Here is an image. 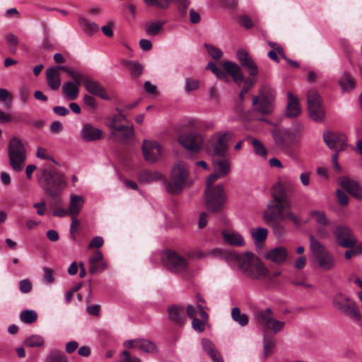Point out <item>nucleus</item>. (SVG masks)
Wrapping results in <instances>:
<instances>
[{
	"label": "nucleus",
	"mask_w": 362,
	"mask_h": 362,
	"mask_svg": "<svg viewBox=\"0 0 362 362\" xmlns=\"http://www.w3.org/2000/svg\"><path fill=\"white\" fill-rule=\"evenodd\" d=\"M37 313L33 310L22 311L20 314L21 320L27 324H31L36 321Z\"/></svg>",
	"instance_id": "09e8293b"
},
{
	"label": "nucleus",
	"mask_w": 362,
	"mask_h": 362,
	"mask_svg": "<svg viewBox=\"0 0 362 362\" xmlns=\"http://www.w3.org/2000/svg\"><path fill=\"white\" fill-rule=\"evenodd\" d=\"M32 287H33L32 283L28 279L21 280L19 282V288H20V291L21 293H27L30 292L32 289Z\"/></svg>",
	"instance_id": "13d9d810"
},
{
	"label": "nucleus",
	"mask_w": 362,
	"mask_h": 362,
	"mask_svg": "<svg viewBox=\"0 0 362 362\" xmlns=\"http://www.w3.org/2000/svg\"><path fill=\"white\" fill-rule=\"evenodd\" d=\"M223 69H225L223 67ZM206 69L211 70L218 78L222 79L225 81L226 83L230 81V78L228 77L229 74L226 71V69H222L216 66L214 62H209L207 64Z\"/></svg>",
	"instance_id": "ea45409f"
},
{
	"label": "nucleus",
	"mask_w": 362,
	"mask_h": 362,
	"mask_svg": "<svg viewBox=\"0 0 362 362\" xmlns=\"http://www.w3.org/2000/svg\"><path fill=\"white\" fill-rule=\"evenodd\" d=\"M255 318L259 325L274 334L283 331L286 326L285 321L277 320L274 317V312L270 308L258 311Z\"/></svg>",
	"instance_id": "9b49d317"
},
{
	"label": "nucleus",
	"mask_w": 362,
	"mask_h": 362,
	"mask_svg": "<svg viewBox=\"0 0 362 362\" xmlns=\"http://www.w3.org/2000/svg\"><path fill=\"white\" fill-rule=\"evenodd\" d=\"M232 319L238 323L240 326L244 327L248 324V317L246 314L242 313L238 307H234L231 310Z\"/></svg>",
	"instance_id": "c03bdc74"
},
{
	"label": "nucleus",
	"mask_w": 362,
	"mask_h": 362,
	"mask_svg": "<svg viewBox=\"0 0 362 362\" xmlns=\"http://www.w3.org/2000/svg\"><path fill=\"white\" fill-rule=\"evenodd\" d=\"M204 46H205L209 54L213 59L218 60L222 57V54H223L222 52L217 47H216L211 45H209V44H205Z\"/></svg>",
	"instance_id": "864d4df0"
},
{
	"label": "nucleus",
	"mask_w": 362,
	"mask_h": 362,
	"mask_svg": "<svg viewBox=\"0 0 362 362\" xmlns=\"http://www.w3.org/2000/svg\"><path fill=\"white\" fill-rule=\"evenodd\" d=\"M160 178L161 175L157 171L143 170L139 173V180L142 183H149L159 180Z\"/></svg>",
	"instance_id": "58836bf2"
},
{
	"label": "nucleus",
	"mask_w": 362,
	"mask_h": 362,
	"mask_svg": "<svg viewBox=\"0 0 362 362\" xmlns=\"http://www.w3.org/2000/svg\"><path fill=\"white\" fill-rule=\"evenodd\" d=\"M127 348L135 349L141 352L154 353L156 351V346L149 340L136 339L127 340L124 344Z\"/></svg>",
	"instance_id": "b1692460"
},
{
	"label": "nucleus",
	"mask_w": 362,
	"mask_h": 362,
	"mask_svg": "<svg viewBox=\"0 0 362 362\" xmlns=\"http://www.w3.org/2000/svg\"><path fill=\"white\" fill-rule=\"evenodd\" d=\"M178 141L184 148L194 153L199 152L204 144L203 136L194 131H190L181 134Z\"/></svg>",
	"instance_id": "dca6fc26"
},
{
	"label": "nucleus",
	"mask_w": 362,
	"mask_h": 362,
	"mask_svg": "<svg viewBox=\"0 0 362 362\" xmlns=\"http://www.w3.org/2000/svg\"><path fill=\"white\" fill-rule=\"evenodd\" d=\"M251 144L254 148L255 153L260 156L265 157L267 154V151L263 144L257 139H252Z\"/></svg>",
	"instance_id": "8fccbe9b"
},
{
	"label": "nucleus",
	"mask_w": 362,
	"mask_h": 362,
	"mask_svg": "<svg viewBox=\"0 0 362 362\" xmlns=\"http://www.w3.org/2000/svg\"><path fill=\"white\" fill-rule=\"evenodd\" d=\"M240 269L247 277L252 279H262L264 278L268 270L260 259L252 252L235 256Z\"/></svg>",
	"instance_id": "20e7f679"
},
{
	"label": "nucleus",
	"mask_w": 362,
	"mask_h": 362,
	"mask_svg": "<svg viewBox=\"0 0 362 362\" xmlns=\"http://www.w3.org/2000/svg\"><path fill=\"white\" fill-rule=\"evenodd\" d=\"M333 305L350 317L355 320L359 319L360 313L356 303L346 296L337 294L333 299Z\"/></svg>",
	"instance_id": "f3484780"
},
{
	"label": "nucleus",
	"mask_w": 362,
	"mask_h": 362,
	"mask_svg": "<svg viewBox=\"0 0 362 362\" xmlns=\"http://www.w3.org/2000/svg\"><path fill=\"white\" fill-rule=\"evenodd\" d=\"M206 204L209 210L218 212L222 210L227 202V194L223 185H215L206 188Z\"/></svg>",
	"instance_id": "9d476101"
},
{
	"label": "nucleus",
	"mask_w": 362,
	"mask_h": 362,
	"mask_svg": "<svg viewBox=\"0 0 362 362\" xmlns=\"http://www.w3.org/2000/svg\"><path fill=\"white\" fill-rule=\"evenodd\" d=\"M124 65L129 69L132 78H137L140 76L143 72V66L139 63L132 61H125Z\"/></svg>",
	"instance_id": "49530a36"
},
{
	"label": "nucleus",
	"mask_w": 362,
	"mask_h": 362,
	"mask_svg": "<svg viewBox=\"0 0 362 362\" xmlns=\"http://www.w3.org/2000/svg\"><path fill=\"white\" fill-rule=\"evenodd\" d=\"M250 234L255 246L261 247L262 243L264 242L267 237L268 230L266 228H251Z\"/></svg>",
	"instance_id": "f704fd0d"
},
{
	"label": "nucleus",
	"mask_w": 362,
	"mask_h": 362,
	"mask_svg": "<svg viewBox=\"0 0 362 362\" xmlns=\"http://www.w3.org/2000/svg\"><path fill=\"white\" fill-rule=\"evenodd\" d=\"M33 207L36 209L38 215L42 216L47 211L46 202L45 199H42L40 202L35 203Z\"/></svg>",
	"instance_id": "680f3d73"
},
{
	"label": "nucleus",
	"mask_w": 362,
	"mask_h": 362,
	"mask_svg": "<svg viewBox=\"0 0 362 362\" xmlns=\"http://www.w3.org/2000/svg\"><path fill=\"white\" fill-rule=\"evenodd\" d=\"M199 87V81L196 79L191 78H186L185 81V90L187 92L197 89Z\"/></svg>",
	"instance_id": "052dcab7"
},
{
	"label": "nucleus",
	"mask_w": 362,
	"mask_h": 362,
	"mask_svg": "<svg viewBox=\"0 0 362 362\" xmlns=\"http://www.w3.org/2000/svg\"><path fill=\"white\" fill-rule=\"evenodd\" d=\"M339 83L344 90H350L354 88L355 81L347 72H345L340 78Z\"/></svg>",
	"instance_id": "de8ad7c7"
},
{
	"label": "nucleus",
	"mask_w": 362,
	"mask_h": 362,
	"mask_svg": "<svg viewBox=\"0 0 362 362\" xmlns=\"http://www.w3.org/2000/svg\"><path fill=\"white\" fill-rule=\"evenodd\" d=\"M202 346L208 353L214 362H224L219 351L216 349L214 344L209 339L202 340Z\"/></svg>",
	"instance_id": "c756f323"
},
{
	"label": "nucleus",
	"mask_w": 362,
	"mask_h": 362,
	"mask_svg": "<svg viewBox=\"0 0 362 362\" xmlns=\"http://www.w3.org/2000/svg\"><path fill=\"white\" fill-rule=\"evenodd\" d=\"M222 235L225 242L229 245L235 246H243L244 240L243 237L237 232L230 230H224Z\"/></svg>",
	"instance_id": "2f4dec72"
},
{
	"label": "nucleus",
	"mask_w": 362,
	"mask_h": 362,
	"mask_svg": "<svg viewBox=\"0 0 362 362\" xmlns=\"http://www.w3.org/2000/svg\"><path fill=\"white\" fill-rule=\"evenodd\" d=\"M197 308L200 319L194 318V320H192V325L195 331L198 332H202L205 329V326L208 322L209 315L204 310L202 306H198Z\"/></svg>",
	"instance_id": "7c9ffc66"
},
{
	"label": "nucleus",
	"mask_w": 362,
	"mask_h": 362,
	"mask_svg": "<svg viewBox=\"0 0 362 362\" xmlns=\"http://www.w3.org/2000/svg\"><path fill=\"white\" fill-rule=\"evenodd\" d=\"M165 24V21H148L145 24V31L150 36H156L162 31Z\"/></svg>",
	"instance_id": "4c0bfd02"
},
{
	"label": "nucleus",
	"mask_w": 362,
	"mask_h": 362,
	"mask_svg": "<svg viewBox=\"0 0 362 362\" xmlns=\"http://www.w3.org/2000/svg\"><path fill=\"white\" fill-rule=\"evenodd\" d=\"M83 101H84V103L87 106H88L92 110H95L98 106L96 99L89 95H84Z\"/></svg>",
	"instance_id": "0e129e2a"
},
{
	"label": "nucleus",
	"mask_w": 362,
	"mask_h": 362,
	"mask_svg": "<svg viewBox=\"0 0 362 362\" xmlns=\"http://www.w3.org/2000/svg\"><path fill=\"white\" fill-rule=\"evenodd\" d=\"M293 188L292 183L285 182L279 184L273 192L274 202L269 204L264 213V218L267 223H279L284 219L291 220L294 224H300L299 218L289 211V202L287 197L288 191Z\"/></svg>",
	"instance_id": "f257e3e1"
},
{
	"label": "nucleus",
	"mask_w": 362,
	"mask_h": 362,
	"mask_svg": "<svg viewBox=\"0 0 362 362\" xmlns=\"http://www.w3.org/2000/svg\"><path fill=\"white\" fill-rule=\"evenodd\" d=\"M46 78L48 86L53 90H57L60 87L61 80L59 74L56 68H49L46 71Z\"/></svg>",
	"instance_id": "473e14b6"
},
{
	"label": "nucleus",
	"mask_w": 362,
	"mask_h": 362,
	"mask_svg": "<svg viewBox=\"0 0 362 362\" xmlns=\"http://www.w3.org/2000/svg\"><path fill=\"white\" fill-rule=\"evenodd\" d=\"M45 344V339L42 336L33 334L27 337L24 341V345L29 347H42Z\"/></svg>",
	"instance_id": "a18cd8bd"
},
{
	"label": "nucleus",
	"mask_w": 362,
	"mask_h": 362,
	"mask_svg": "<svg viewBox=\"0 0 362 362\" xmlns=\"http://www.w3.org/2000/svg\"><path fill=\"white\" fill-rule=\"evenodd\" d=\"M142 152L145 160L151 163L157 162L163 156V147L156 141H144Z\"/></svg>",
	"instance_id": "a211bd4d"
},
{
	"label": "nucleus",
	"mask_w": 362,
	"mask_h": 362,
	"mask_svg": "<svg viewBox=\"0 0 362 362\" xmlns=\"http://www.w3.org/2000/svg\"><path fill=\"white\" fill-rule=\"evenodd\" d=\"M80 25L83 27V30L88 35H92L99 30V26L93 22H90L88 19L80 17L78 18Z\"/></svg>",
	"instance_id": "37998d69"
},
{
	"label": "nucleus",
	"mask_w": 362,
	"mask_h": 362,
	"mask_svg": "<svg viewBox=\"0 0 362 362\" xmlns=\"http://www.w3.org/2000/svg\"><path fill=\"white\" fill-rule=\"evenodd\" d=\"M234 138L231 132L218 133L211 139L213 155L218 157H225L229 147V143Z\"/></svg>",
	"instance_id": "2eb2a0df"
},
{
	"label": "nucleus",
	"mask_w": 362,
	"mask_h": 362,
	"mask_svg": "<svg viewBox=\"0 0 362 362\" xmlns=\"http://www.w3.org/2000/svg\"><path fill=\"white\" fill-rule=\"evenodd\" d=\"M150 6H156L160 8L166 9L169 7L170 3L176 4L177 11L182 18L187 15V10L189 5V0H144Z\"/></svg>",
	"instance_id": "6ab92c4d"
},
{
	"label": "nucleus",
	"mask_w": 362,
	"mask_h": 362,
	"mask_svg": "<svg viewBox=\"0 0 362 362\" xmlns=\"http://www.w3.org/2000/svg\"><path fill=\"white\" fill-rule=\"evenodd\" d=\"M276 347V342L272 336H265L263 338V356L267 358L269 356Z\"/></svg>",
	"instance_id": "a19ab883"
},
{
	"label": "nucleus",
	"mask_w": 362,
	"mask_h": 362,
	"mask_svg": "<svg viewBox=\"0 0 362 362\" xmlns=\"http://www.w3.org/2000/svg\"><path fill=\"white\" fill-rule=\"evenodd\" d=\"M214 170L222 177H226L230 172L229 160L225 157H219L214 160Z\"/></svg>",
	"instance_id": "72a5a7b5"
},
{
	"label": "nucleus",
	"mask_w": 362,
	"mask_h": 362,
	"mask_svg": "<svg viewBox=\"0 0 362 362\" xmlns=\"http://www.w3.org/2000/svg\"><path fill=\"white\" fill-rule=\"evenodd\" d=\"M226 71L233 77V81L238 84L241 85L244 83L242 88V95H245L255 85L256 80L254 77L245 78L241 68L235 62H225L223 64Z\"/></svg>",
	"instance_id": "f8f14e48"
},
{
	"label": "nucleus",
	"mask_w": 362,
	"mask_h": 362,
	"mask_svg": "<svg viewBox=\"0 0 362 362\" xmlns=\"http://www.w3.org/2000/svg\"><path fill=\"white\" fill-rule=\"evenodd\" d=\"M198 306H201L199 304H197L196 305H188L186 308V312L188 315V317L192 320L194 318H197L196 316L199 315V310H198Z\"/></svg>",
	"instance_id": "e2e57ef3"
},
{
	"label": "nucleus",
	"mask_w": 362,
	"mask_h": 362,
	"mask_svg": "<svg viewBox=\"0 0 362 362\" xmlns=\"http://www.w3.org/2000/svg\"><path fill=\"white\" fill-rule=\"evenodd\" d=\"M312 218L322 226H326L329 224V221L322 211H315L311 213Z\"/></svg>",
	"instance_id": "3c124183"
},
{
	"label": "nucleus",
	"mask_w": 362,
	"mask_h": 362,
	"mask_svg": "<svg viewBox=\"0 0 362 362\" xmlns=\"http://www.w3.org/2000/svg\"><path fill=\"white\" fill-rule=\"evenodd\" d=\"M119 362H141L138 358L132 357L130 354L124 351L120 354V360Z\"/></svg>",
	"instance_id": "69168bd1"
},
{
	"label": "nucleus",
	"mask_w": 362,
	"mask_h": 362,
	"mask_svg": "<svg viewBox=\"0 0 362 362\" xmlns=\"http://www.w3.org/2000/svg\"><path fill=\"white\" fill-rule=\"evenodd\" d=\"M89 271L91 274L97 273L107 268V264L103 261V253L99 251H95L89 258Z\"/></svg>",
	"instance_id": "bb28decb"
},
{
	"label": "nucleus",
	"mask_w": 362,
	"mask_h": 362,
	"mask_svg": "<svg viewBox=\"0 0 362 362\" xmlns=\"http://www.w3.org/2000/svg\"><path fill=\"white\" fill-rule=\"evenodd\" d=\"M264 258L276 265L285 264L288 259V251L283 246H277L269 250Z\"/></svg>",
	"instance_id": "412c9836"
},
{
	"label": "nucleus",
	"mask_w": 362,
	"mask_h": 362,
	"mask_svg": "<svg viewBox=\"0 0 362 362\" xmlns=\"http://www.w3.org/2000/svg\"><path fill=\"white\" fill-rule=\"evenodd\" d=\"M46 362H66V358L61 352L51 351L46 358Z\"/></svg>",
	"instance_id": "603ef678"
},
{
	"label": "nucleus",
	"mask_w": 362,
	"mask_h": 362,
	"mask_svg": "<svg viewBox=\"0 0 362 362\" xmlns=\"http://www.w3.org/2000/svg\"><path fill=\"white\" fill-rule=\"evenodd\" d=\"M116 111L117 113L107 122V126L112 130L110 137L116 141L126 143L134 136V127L124 113V110L117 107Z\"/></svg>",
	"instance_id": "f03ea898"
},
{
	"label": "nucleus",
	"mask_w": 362,
	"mask_h": 362,
	"mask_svg": "<svg viewBox=\"0 0 362 362\" xmlns=\"http://www.w3.org/2000/svg\"><path fill=\"white\" fill-rule=\"evenodd\" d=\"M275 91L268 84H264L259 91V95L252 98L254 110L262 115H269L273 112Z\"/></svg>",
	"instance_id": "6e6552de"
},
{
	"label": "nucleus",
	"mask_w": 362,
	"mask_h": 362,
	"mask_svg": "<svg viewBox=\"0 0 362 362\" xmlns=\"http://www.w3.org/2000/svg\"><path fill=\"white\" fill-rule=\"evenodd\" d=\"M339 184L344 190L351 196L358 199H362V187L356 181L344 176L339 179Z\"/></svg>",
	"instance_id": "5701e85b"
},
{
	"label": "nucleus",
	"mask_w": 362,
	"mask_h": 362,
	"mask_svg": "<svg viewBox=\"0 0 362 362\" xmlns=\"http://www.w3.org/2000/svg\"><path fill=\"white\" fill-rule=\"evenodd\" d=\"M6 40L10 47V51L11 52H15L16 45L18 44L17 37L13 34H8L6 37Z\"/></svg>",
	"instance_id": "bf43d9fd"
},
{
	"label": "nucleus",
	"mask_w": 362,
	"mask_h": 362,
	"mask_svg": "<svg viewBox=\"0 0 362 362\" xmlns=\"http://www.w3.org/2000/svg\"><path fill=\"white\" fill-rule=\"evenodd\" d=\"M334 233L336 242L339 246L351 248L356 245V238L347 228H337Z\"/></svg>",
	"instance_id": "aec40b11"
},
{
	"label": "nucleus",
	"mask_w": 362,
	"mask_h": 362,
	"mask_svg": "<svg viewBox=\"0 0 362 362\" xmlns=\"http://www.w3.org/2000/svg\"><path fill=\"white\" fill-rule=\"evenodd\" d=\"M38 179L45 193L57 202L66 185L64 175L55 169L47 168L42 170Z\"/></svg>",
	"instance_id": "7ed1b4c3"
},
{
	"label": "nucleus",
	"mask_w": 362,
	"mask_h": 362,
	"mask_svg": "<svg viewBox=\"0 0 362 362\" xmlns=\"http://www.w3.org/2000/svg\"><path fill=\"white\" fill-rule=\"evenodd\" d=\"M169 319L176 324L183 323L185 318L184 310L178 306L172 305L168 309Z\"/></svg>",
	"instance_id": "c9c22d12"
},
{
	"label": "nucleus",
	"mask_w": 362,
	"mask_h": 362,
	"mask_svg": "<svg viewBox=\"0 0 362 362\" xmlns=\"http://www.w3.org/2000/svg\"><path fill=\"white\" fill-rule=\"evenodd\" d=\"M83 203V198L78 195H72L71 197L69 212L72 216L77 215L82 207Z\"/></svg>",
	"instance_id": "79ce46f5"
},
{
	"label": "nucleus",
	"mask_w": 362,
	"mask_h": 362,
	"mask_svg": "<svg viewBox=\"0 0 362 362\" xmlns=\"http://www.w3.org/2000/svg\"><path fill=\"white\" fill-rule=\"evenodd\" d=\"M346 140L345 135L341 133L327 132L324 134L325 144L335 151H341L344 148Z\"/></svg>",
	"instance_id": "4be33fe9"
},
{
	"label": "nucleus",
	"mask_w": 362,
	"mask_h": 362,
	"mask_svg": "<svg viewBox=\"0 0 362 362\" xmlns=\"http://www.w3.org/2000/svg\"><path fill=\"white\" fill-rule=\"evenodd\" d=\"M14 121L16 122L23 121V119L21 117H17L13 118L11 115L9 114L4 112L1 110H0V122L1 123H6Z\"/></svg>",
	"instance_id": "4d7b16f0"
},
{
	"label": "nucleus",
	"mask_w": 362,
	"mask_h": 362,
	"mask_svg": "<svg viewBox=\"0 0 362 362\" xmlns=\"http://www.w3.org/2000/svg\"><path fill=\"white\" fill-rule=\"evenodd\" d=\"M300 113L301 109L298 98L291 92H288L286 116L288 117H296Z\"/></svg>",
	"instance_id": "c85d7f7f"
},
{
	"label": "nucleus",
	"mask_w": 362,
	"mask_h": 362,
	"mask_svg": "<svg viewBox=\"0 0 362 362\" xmlns=\"http://www.w3.org/2000/svg\"><path fill=\"white\" fill-rule=\"evenodd\" d=\"M163 266L171 273L181 274L188 272L189 264L187 259L177 252L165 250L159 253Z\"/></svg>",
	"instance_id": "0eeeda50"
},
{
	"label": "nucleus",
	"mask_w": 362,
	"mask_h": 362,
	"mask_svg": "<svg viewBox=\"0 0 362 362\" xmlns=\"http://www.w3.org/2000/svg\"><path fill=\"white\" fill-rule=\"evenodd\" d=\"M12 100V95L6 89L0 88V102L5 103L6 106L9 107Z\"/></svg>",
	"instance_id": "5fc2aeb1"
},
{
	"label": "nucleus",
	"mask_w": 362,
	"mask_h": 362,
	"mask_svg": "<svg viewBox=\"0 0 362 362\" xmlns=\"http://www.w3.org/2000/svg\"><path fill=\"white\" fill-rule=\"evenodd\" d=\"M272 134L277 148L286 153H290L292 147L297 143L295 133L289 129L276 128Z\"/></svg>",
	"instance_id": "ddd939ff"
},
{
	"label": "nucleus",
	"mask_w": 362,
	"mask_h": 362,
	"mask_svg": "<svg viewBox=\"0 0 362 362\" xmlns=\"http://www.w3.org/2000/svg\"><path fill=\"white\" fill-rule=\"evenodd\" d=\"M309 238L312 254L318 267L325 271L334 269L336 261L332 254L313 235H310Z\"/></svg>",
	"instance_id": "423d86ee"
},
{
	"label": "nucleus",
	"mask_w": 362,
	"mask_h": 362,
	"mask_svg": "<svg viewBox=\"0 0 362 362\" xmlns=\"http://www.w3.org/2000/svg\"><path fill=\"white\" fill-rule=\"evenodd\" d=\"M8 158L9 165L15 172L23 170L26 160V150L18 136H12L8 141Z\"/></svg>",
	"instance_id": "39448f33"
},
{
	"label": "nucleus",
	"mask_w": 362,
	"mask_h": 362,
	"mask_svg": "<svg viewBox=\"0 0 362 362\" xmlns=\"http://www.w3.org/2000/svg\"><path fill=\"white\" fill-rule=\"evenodd\" d=\"M83 86L90 93L99 96L105 100L110 99L105 89L98 82L90 78H86L83 81Z\"/></svg>",
	"instance_id": "cd10ccee"
},
{
	"label": "nucleus",
	"mask_w": 362,
	"mask_h": 362,
	"mask_svg": "<svg viewBox=\"0 0 362 362\" xmlns=\"http://www.w3.org/2000/svg\"><path fill=\"white\" fill-rule=\"evenodd\" d=\"M339 203L342 206H346L349 203L348 196L341 190L337 189L336 192Z\"/></svg>",
	"instance_id": "338daca9"
},
{
	"label": "nucleus",
	"mask_w": 362,
	"mask_h": 362,
	"mask_svg": "<svg viewBox=\"0 0 362 362\" xmlns=\"http://www.w3.org/2000/svg\"><path fill=\"white\" fill-rule=\"evenodd\" d=\"M240 23L247 29H250L253 26V23L251 18L246 15L240 16L239 18Z\"/></svg>",
	"instance_id": "774afa93"
},
{
	"label": "nucleus",
	"mask_w": 362,
	"mask_h": 362,
	"mask_svg": "<svg viewBox=\"0 0 362 362\" xmlns=\"http://www.w3.org/2000/svg\"><path fill=\"white\" fill-rule=\"evenodd\" d=\"M188 175V169L185 163H176L172 169L169 179L165 182L167 190L172 194L180 193L186 185Z\"/></svg>",
	"instance_id": "1a4fd4ad"
},
{
	"label": "nucleus",
	"mask_w": 362,
	"mask_h": 362,
	"mask_svg": "<svg viewBox=\"0 0 362 362\" xmlns=\"http://www.w3.org/2000/svg\"><path fill=\"white\" fill-rule=\"evenodd\" d=\"M308 108L312 119L320 122L325 117V109L318 93L310 90L307 95Z\"/></svg>",
	"instance_id": "4468645a"
},
{
	"label": "nucleus",
	"mask_w": 362,
	"mask_h": 362,
	"mask_svg": "<svg viewBox=\"0 0 362 362\" xmlns=\"http://www.w3.org/2000/svg\"><path fill=\"white\" fill-rule=\"evenodd\" d=\"M79 87L73 82L65 83L62 86V93L68 100H74L79 93Z\"/></svg>",
	"instance_id": "e433bc0d"
},
{
	"label": "nucleus",
	"mask_w": 362,
	"mask_h": 362,
	"mask_svg": "<svg viewBox=\"0 0 362 362\" xmlns=\"http://www.w3.org/2000/svg\"><path fill=\"white\" fill-rule=\"evenodd\" d=\"M74 81V84L78 87L83 83V81L87 78H85L83 75L75 71L74 69H71L68 74Z\"/></svg>",
	"instance_id": "6e6d98bb"
},
{
	"label": "nucleus",
	"mask_w": 362,
	"mask_h": 362,
	"mask_svg": "<svg viewBox=\"0 0 362 362\" xmlns=\"http://www.w3.org/2000/svg\"><path fill=\"white\" fill-rule=\"evenodd\" d=\"M237 57L240 64L247 70L249 75L255 77L258 74V67L249 54L243 49H239Z\"/></svg>",
	"instance_id": "393cba45"
},
{
	"label": "nucleus",
	"mask_w": 362,
	"mask_h": 362,
	"mask_svg": "<svg viewBox=\"0 0 362 362\" xmlns=\"http://www.w3.org/2000/svg\"><path fill=\"white\" fill-rule=\"evenodd\" d=\"M81 136L85 141H94L103 137V132L100 129L93 127L91 124L86 123L83 125Z\"/></svg>",
	"instance_id": "a878e982"
}]
</instances>
